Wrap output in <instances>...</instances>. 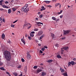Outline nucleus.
Returning a JSON list of instances; mask_svg holds the SVG:
<instances>
[{"instance_id":"nucleus-1","label":"nucleus","mask_w":76,"mask_h":76,"mask_svg":"<svg viewBox=\"0 0 76 76\" xmlns=\"http://www.w3.org/2000/svg\"><path fill=\"white\" fill-rule=\"evenodd\" d=\"M4 56H5V58L7 61H10L11 60V55H10V52L7 50L5 51L4 52Z\"/></svg>"},{"instance_id":"nucleus-2","label":"nucleus","mask_w":76,"mask_h":76,"mask_svg":"<svg viewBox=\"0 0 76 76\" xmlns=\"http://www.w3.org/2000/svg\"><path fill=\"white\" fill-rule=\"evenodd\" d=\"M28 5L26 4L24 6H23L21 9V11L24 12H27L29 11V8H28Z\"/></svg>"},{"instance_id":"nucleus-3","label":"nucleus","mask_w":76,"mask_h":76,"mask_svg":"<svg viewBox=\"0 0 76 76\" xmlns=\"http://www.w3.org/2000/svg\"><path fill=\"white\" fill-rule=\"evenodd\" d=\"M27 58H28V60H30V59L31 58V55L29 54V52H27Z\"/></svg>"},{"instance_id":"nucleus-4","label":"nucleus","mask_w":76,"mask_h":76,"mask_svg":"<svg viewBox=\"0 0 76 76\" xmlns=\"http://www.w3.org/2000/svg\"><path fill=\"white\" fill-rule=\"evenodd\" d=\"M64 35H66L68 34L70 32V31L69 30L64 31Z\"/></svg>"},{"instance_id":"nucleus-5","label":"nucleus","mask_w":76,"mask_h":76,"mask_svg":"<svg viewBox=\"0 0 76 76\" xmlns=\"http://www.w3.org/2000/svg\"><path fill=\"white\" fill-rule=\"evenodd\" d=\"M35 23H36L37 25L38 26H41V24H41L42 25H43V23L40 22H36Z\"/></svg>"},{"instance_id":"nucleus-6","label":"nucleus","mask_w":76,"mask_h":76,"mask_svg":"<svg viewBox=\"0 0 76 76\" xmlns=\"http://www.w3.org/2000/svg\"><path fill=\"white\" fill-rule=\"evenodd\" d=\"M42 33H43V32H42V31H39L38 33V35H39V36H40L42 34Z\"/></svg>"},{"instance_id":"nucleus-7","label":"nucleus","mask_w":76,"mask_h":76,"mask_svg":"<svg viewBox=\"0 0 76 76\" xmlns=\"http://www.w3.org/2000/svg\"><path fill=\"white\" fill-rule=\"evenodd\" d=\"M4 1L3 0H1L0 1V6H2L3 5V4L4 3H3V2Z\"/></svg>"},{"instance_id":"nucleus-8","label":"nucleus","mask_w":76,"mask_h":76,"mask_svg":"<svg viewBox=\"0 0 76 76\" xmlns=\"http://www.w3.org/2000/svg\"><path fill=\"white\" fill-rule=\"evenodd\" d=\"M58 5H60L59 8H60L61 7V4H60L59 3L56 4H55V6L56 7L58 6Z\"/></svg>"},{"instance_id":"nucleus-9","label":"nucleus","mask_w":76,"mask_h":76,"mask_svg":"<svg viewBox=\"0 0 76 76\" xmlns=\"http://www.w3.org/2000/svg\"><path fill=\"white\" fill-rule=\"evenodd\" d=\"M51 37L52 38V39H55V36H54V34H51Z\"/></svg>"},{"instance_id":"nucleus-10","label":"nucleus","mask_w":76,"mask_h":76,"mask_svg":"<svg viewBox=\"0 0 76 76\" xmlns=\"http://www.w3.org/2000/svg\"><path fill=\"white\" fill-rule=\"evenodd\" d=\"M63 48L65 50H67L69 48V47H65Z\"/></svg>"},{"instance_id":"nucleus-11","label":"nucleus","mask_w":76,"mask_h":76,"mask_svg":"<svg viewBox=\"0 0 76 76\" xmlns=\"http://www.w3.org/2000/svg\"><path fill=\"white\" fill-rule=\"evenodd\" d=\"M60 70L61 71V72L62 73H64V69H62V68H60Z\"/></svg>"},{"instance_id":"nucleus-12","label":"nucleus","mask_w":76,"mask_h":76,"mask_svg":"<svg viewBox=\"0 0 76 76\" xmlns=\"http://www.w3.org/2000/svg\"><path fill=\"white\" fill-rule=\"evenodd\" d=\"M72 65H75L76 64V63L74 61H72L71 62Z\"/></svg>"},{"instance_id":"nucleus-13","label":"nucleus","mask_w":76,"mask_h":76,"mask_svg":"<svg viewBox=\"0 0 76 76\" xmlns=\"http://www.w3.org/2000/svg\"><path fill=\"white\" fill-rule=\"evenodd\" d=\"M50 1H45L44 2H45L46 3H47V4H48V3H50Z\"/></svg>"},{"instance_id":"nucleus-14","label":"nucleus","mask_w":76,"mask_h":76,"mask_svg":"<svg viewBox=\"0 0 76 76\" xmlns=\"http://www.w3.org/2000/svg\"><path fill=\"white\" fill-rule=\"evenodd\" d=\"M42 72V70L38 69L37 71V73H39V72Z\"/></svg>"},{"instance_id":"nucleus-15","label":"nucleus","mask_w":76,"mask_h":76,"mask_svg":"<svg viewBox=\"0 0 76 76\" xmlns=\"http://www.w3.org/2000/svg\"><path fill=\"white\" fill-rule=\"evenodd\" d=\"M4 38H5V35H4V33H3L2 34V39H4Z\"/></svg>"},{"instance_id":"nucleus-16","label":"nucleus","mask_w":76,"mask_h":76,"mask_svg":"<svg viewBox=\"0 0 76 76\" xmlns=\"http://www.w3.org/2000/svg\"><path fill=\"white\" fill-rule=\"evenodd\" d=\"M62 75H64V76H67V72H66V73H64L62 74Z\"/></svg>"},{"instance_id":"nucleus-17","label":"nucleus","mask_w":76,"mask_h":76,"mask_svg":"<svg viewBox=\"0 0 76 76\" xmlns=\"http://www.w3.org/2000/svg\"><path fill=\"white\" fill-rule=\"evenodd\" d=\"M21 41L25 45V40H23V39H21Z\"/></svg>"},{"instance_id":"nucleus-18","label":"nucleus","mask_w":76,"mask_h":76,"mask_svg":"<svg viewBox=\"0 0 76 76\" xmlns=\"http://www.w3.org/2000/svg\"><path fill=\"white\" fill-rule=\"evenodd\" d=\"M11 12H12V11L11 10V9H9L8 10V13L9 14H10V13H11Z\"/></svg>"},{"instance_id":"nucleus-19","label":"nucleus","mask_w":76,"mask_h":76,"mask_svg":"<svg viewBox=\"0 0 76 76\" xmlns=\"http://www.w3.org/2000/svg\"><path fill=\"white\" fill-rule=\"evenodd\" d=\"M30 36L31 37H34V34L31 33H30Z\"/></svg>"},{"instance_id":"nucleus-20","label":"nucleus","mask_w":76,"mask_h":76,"mask_svg":"<svg viewBox=\"0 0 76 76\" xmlns=\"http://www.w3.org/2000/svg\"><path fill=\"white\" fill-rule=\"evenodd\" d=\"M13 74L14 75H15V76H18V74L17 73L13 72Z\"/></svg>"},{"instance_id":"nucleus-21","label":"nucleus","mask_w":76,"mask_h":76,"mask_svg":"<svg viewBox=\"0 0 76 76\" xmlns=\"http://www.w3.org/2000/svg\"><path fill=\"white\" fill-rule=\"evenodd\" d=\"M46 75V73L45 72H43L42 73V76H45V75Z\"/></svg>"},{"instance_id":"nucleus-22","label":"nucleus","mask_w":76,"mask_h":76,"mask_svg":"<svg viewBox=\"0 0 76 76\" xmlns=\"http://www.w3.org/2000/svg\"><path fill=\"white\" fill-rule=\"evenodd\" d=\"M53 60H49L48 62V63H51V62H53Z\"/></svg>"},{"instance_id":"nucleus-23","label":"nucleus","mask_w":76,"mask_h":76,"mask_svg":"<svg viewBox=\"0 0 76 76\" xmlns=\"http://www.w3.org/2000/svg\"><path fill=\"white\" fill-rule=\"evenodd\" d=\"M57 57L58 58H61V56H60L59 55H58L57 56Z\"/></svg>"},{"instance_id":"nucleus-24","label":"nucleus","mask_w":76,"mask_h":76,"mask_svg":"<svg viewBox=\"0 0 76 76\" xmlns=\"http://www.w3.org/2000/svg\"><path fill=\"white\" fill-rule=\"evenodd\" d=\"M52 19H53V20H56V18L55 17H52Z\"/></svg>"},{"instance_id":"nucleus-25","label":"nucleus","mask_w":76,"mask_h":76,"mask_svg":"<svg viewBox=\"0 0 76 76\" xmlns=\"http://www.w3.org/2000/svg\"><path fill=\"white\" fill-rule=\"evenodd\" d=\"M64 48H61V51L62 52H64Z\"/></svg>"},{"instance_id":"nucleus-26","label":"nucleus","mask_w":76,"mask_h":76,"mask_svg":"<svg viewBox=\"0 0 76 76\" xmlns=\"http://www.w3.org/2000/svg\"><path fill=\"white\" fill-rule=\"evenodd\" d=\"M71 62H69L68 63V66H69V67L70 66H71Z\"/></svg>"},{"instance_id":"nucleus-27","label":"nucleus","mask_w":76,"mask_h":76,"mask_svg":"<svg viewBox=\"0 0 76 76\" xmlns=\"http://www.w3.org/2000/svg\"><path fill=\"white\" fill-rule=\"evenodd\" d=\"M28 39H29V40H31V39H32V38L28 36Z\"/></svg>"},{"instance_id":"nucleus-28","label":"nucleus","mask_w":76,"mask_h":76,"mask_svg":"<svg viewBox=\"0 0 76 76\" xmlns=\"http://www.w3.org/2000/svg\"><path fill=\"white\" fill-rule=\"evenodd\" d=\"M39 17L40 18H42L43 17V15L41 14L39 16Z\"/></svg>"},{"instance_id":"nucleus-29","label":"nucleus","mask_w":76,"mask_h":76,"mask_svg":"<svg viewBox=\"0 0 76 76\" xmlns=\"http://www.w3.org/2000/svg\"><path fill=\"white\" fill-rule=\"evenodd\" d=\"M43 37H44V35H42V36H41L39 38V39H42V38Z\"/></svg>"},{"instance_id":"nucleus-30","label":"nucleus","mask_w":76,"mask_h":76,"mask_svg":"<svg viewBox=\"0 0 76 76\" xmlns=\"http://www.w3.org/2000/svg\"><path fill=\"white\" fill-rule=\"evenodd\" d=\"M13 12H15L16 10V8H14L12 9Z\"/></svg>"},{"instance_id":"nucleus-31","label":"nucleus","mask_w":76,"mask_h":76,"mask_svg":"<svg viewBox=\"0 0 76 76\" xmlns=\"http://www.w3.org/2000/svg\"><path fill=\"white\" fill-rule=\"evenodd\" d=\"M0 70H4V69L3 67H1L0 68Z\"/></svg>"},{"instance_id":"nucleus-32","label":"nucleus","mask_w":76,"mask_h":76,"mask_svg":"<svg viewBox=\"0 0 76 76\" xmlns=\"http://www.w3.org/2000/svg\"><path fill=\"white\" fill-rule=\"evenodd\" d=\"M11 26L12 28H14V27H15V25L11 24Z\"/></svg>"},{"instance_id":"nucleus-33","label":"nucleus","mask_w":76,"mask_h":76,"mask_svg":"<svg viewBox=\"0 0 76 76\" xmlns=\"http://www.w3.org/2000/svg\"><path fill=\"white\" fill-rule=\"evenodd\" d=\"M45 10V8L41 9L40 10L41 11H42V10Z\"/></svg>"},{"instance_id":"nucleus-34","label":"nucleus","mask_w":76,"mask_h":76,"mask_svg":"<svg viewBox=\"0 0 76 76\" xmlns=\"http://www.w3.org/2000/svg\"><path fill=\"white\" fill-rule=\"evenodd\" d=\"M21 61L23 62H24L25 60H24V59H23V58H21Z\"/></svg>"},{"instance_id":"nucleus-35","label":"nucleus","mask_w":76,"mask_h":76,"mask_svg":"<svg viewBox=\"0 0 76 76\" xmlns=\"http://www.w3.org/2000/svg\"><path fill=\"white\" fill-rule=\"evenodd\" d=\"M34 31H38V28H36V29H35L34 30Z\"/></svg>"},{"instance_id":"nucleus-36","label":"nucleus","mask_w":76,"mask_h":76,"mask_svg":"<svg viewBox=\"0 0 76 76\" xmlns=\"http://www.w3.org/2000/svg\"><path fill=\"white\" fill-rule=\"evenodd\" d=\"M38 67V66H34V69H37V68Z\"/></svg>"},{"instance_id":"nucleus-37","label":"nucleus","mask_w":76,"mask_h":76,"mask_svg":"<svg viewBox=\"0 0 76 76\" xmlns=\"http://www.w3.org/2000/svg\"><path fill=\"white\" fill-rule=\"evenodd\" d=\"M4 3H5V4H8V3H9V1H6Z\"/></svg>"},{"instance_id":"nucleus-38","label":"nucleus","mask_w":76,"mask_h":76,"mask_svg":"<svg viewBox=\"0 0 76 76\" xmlns=\"http://www.w3.org/2000/svg\"><path fill=\"white\" fill-rule=\"evenodd\" d=\"M55 46H56V47H59L58 44H56V45Z\"/></svg>"},{"instance_id":"nucleus-39","label":"nucleus","mask_w":76,"mask_h":76,"mask_svg":"<svg viewBox=\"0 0 76 76\" xmlns=\"http://www.w3.org/2000/svg\"><path fill=\"white\" fill-rule=\"evenodd\" d=\"M41 50L42 51H44V50H45V48H42Z\"/></svg>"},{"instance_id":"nucleus-40","label":"nucleus","mask_w":76,"mask_h":76,"mask_svg":"<svg viewBox=\"0 0 76 76\" xmlns=\"http://www.w3.org/2000/svg\"><path fill=\"white\" fill-rule=\"evenodd\" d=\"M3 63H2L1 62H0V66H1V65H3Z\"/></svg>"},{"instance_id":"nucleus-41","label":"nucleus","mask_w":76,"mask_h":76,"mask_svg":"<svg viewBox=\"0 0 76 76\" xmlns=\"http://www.w3.org/2000/svg\"><path fill=\"white\" fill-rule=\"evenodd\" d=\"M31 28V25H30L29 26H28V29H30Z\"/></svg>"},{"instance_id":"nucleus-42","label":"nucleus","mask_w":76,"mask_h":76,"mask_svg":"<svg viewBox=\"0 0 76 76\" xmlns=\"http://www.w3.org/2000/svg\"><path fill=\"white\" fill-rule=\"evenodd\" d=\"M2 6L3 7H4V8H5L6 7V6L5 5H2Z\"/></svg>"},{"instance_id":"nucleus-43","label":"nucleus","mask_w":76,"mask_h":76,"mask_svg":"<svg viewBox=\"0 0 76 76\" xmlns=\"http://www.w3.org/2000/svg\"><path fill=\"white\" fill-rule=\"evenodd\" d=\"M3 22H5V20H4V18H3Z\"/></svg>"},{"instance_id":"nucleus-44","label":"nucleus","mask_w":76,"mask_h":76,"mask_svg":"<svg viewBox=\"0 0 76 76\" xmlns=\"http://www.w3.org/2000/svg\"><path fill=\"white\" fill-rule=\"evenodd\" d=\"M44 48H48L47 47V46H44Z\"/></svg>"},{"instance_id":"nucleus-45","label":"nucleus","mask_w":76,"mask_h":76,"mask_svg":"<svg viewBox=\"0 0 76 76\" xmlns=\"http://www.w3.org/2000/svg\"><path fill=\"white\" fill-rule=\"evenodd\" d=\"M39 52H40V53H41V54H42V53H43V52H42V51L41 50H40L39 51Z\"/></svg>"},{"instance_id":"nucleus-46","label":"nucleus","mask_w":76,"mask_h":76,"mask_svg":"<svg viewBox=\"0 0 76 76\" xmlns=\"http://www.w3.org/2000/svg\"><path fill=\"white\" fill-rule=\"evenodd\" d=\"M17 21H18V20H15V21H14L13 22V23H16V22H17Z\"/></svg>"},{"instance_id":"nucleus-47","label":"nucleus","mask_w":76,"mask_h":76,"mask_svg":"<svg viewBox=\"0 0 76 76\" xmlns=\"http://www.w3.org/2000/svg\"><path fill=\"white\" fill-rule=\"evenodd\" d=\"M4 10V9H2V8L0 9V11H3V10Z\"/></svg>"},{"instance_id":"nucleus-48","label":"nucleus","mask_w":76,"mask_h":76,"mask_svg":"<svg viewBox=\"0 0 76 76\" xmlns=\"http://www.w3.org/2000/svg\"><path fill=\"white\" fill-rule=\"evenodd\" d=\"M11 2L12 3H13V1H13V0H11Z\"/></svg>"},{"instance_id":"nucleus-49","label":"nucleus","mask_w":76,"mask_h":76,"mask_svg":"<svg viewBox=\"0 0 76 76\" xmlns=\"http://www.w3.org/2000/svg\"><path fill=\"white\" fill-rule=\"evenodd\" d=\"M31 34H35V32L34 31H32L31 32Z\"/></svg>"},{"instance_id":"nucleus-50","label":"nucleus","mask_w":76,"mask_h":76,"mask_svg":"<svg viewBox=\"0 0 76 76\" xmlns=\"http://www.w3.org/2000/svg\"><path fill=\"white\" fill-rule=\"evenodd\" d=\"M65 38V37H62L61 39H64Z\"/></svg>"},{"instance_id":"nucleus-51","label":"nucleus","mask_w":76,"mask_h":76,"mask_svg":"<svg viewBox=\"0 0 76 76\" xmlns=\"http://www.w3.org/2000/svg\"><path fill=\"white\" fill-rule=\"evenodd\" d=\"M56 1H57V0H53V2H56Z\"/></svg>"},{"instance_id":"nucleus-52","label":"nucleus","mask_w":76,"mask_h":76,"mask_svg":"<svg viewBox=\"0 0 76 76\" xmlns=\"http://www.w3.org/2000/svg\"><path fill=\"white\" fill-rule=\"evenodd\" d=\"M1 20H2V19H1V18H0V23L1 22Z\"/></svg>"},{"instance_id":"nucleus-53","label":"nucleus","mask_w":76,"mask_h":76,"mask_svg":"<svg viewBox=\"0 0 76 76\" xmlns=\"http://www.w3.org/2000/svg\"><path fill=\"white\" fill-rule=\"evenodd\" d=\"M61 54H64V53H63V52L61 51Z\"/></svg>"},{"instance_id":"nucleus-54","label":"nucleus","mask_w":76,"mask_h":76,"mask_svg":"<svg viewBox=\"0 0 76 76\" xmlns=\"http://www.w3.org/2000/svg\"><path fill=\"white\" fill-rule=\"evenodd\" d=\"M73 60L74 61H76V58H73Z\"/></svg>"},{"instance_id":"nucleus-55","label":"nucleus","mask_w":76,"mask_h":76,"mask_svg":"<svg viewBox=\"0 0 76 76\" xmlns=\"http://www.w3.org/2000/svg\"><path fill=\"white\" fill-rule=\"evenodd\" d=\"M60 18H63V15H62L60 16Z\"/></svg>"},{"instance_id":"nucleus-56","label":"nucleus","mask_w":76,"mask_h":76,"mask_svg":"<svg viewBox=\"0 0 76 76\" xmlns=\"http://www.w3.org/2000/svg\"><path fill=\"white\" fill-rule=\"evenodd\" d=\"M28 25H30V23H28V24H26V26H28Z\"/></svg>"},{"instance_id":"nucleus-57","label":"nucleus","mask_w":76,"mask_h":76,"mask_svg":"<svg viewBox=\"0 0 76 76\" xmlns=\"http://www.w3.org/2000/svg\"><path fill=\"white\" fill-rule=\"evenodd\" d=\"M62 12H63V10H61L60 11V13H61H61Z\"/></svg>"},{"instance_id":"nucleus-58","label":"nucleus","mask_w":76,"mask_h":76,"mask_svg":"<svg viewBox=\"0 0 76 76\" xmlns=\"http://www.w3.org/2000/svg\"><path fill=\"white\" fill-rule=\"evenodd\" d=\"M25 36L26 37H28V35H27V34H25Z\"/></svg>"},{"instance_id":"nucleus-59","label":"nucleus","mask_w":76,"mask_h":76,"mask_svg":"<svg viewBox=\"0 0 76 76\" xmlns=\"http://www.w3.org/2000/svg\"><path fill=\"white\" fill-rule=\"evenodd\" d=\"M48 7H52V6H51V5H48Z\"/></svg>"},{"instance_id":"nucleus-60","label":"nucleus","mask_w":76,"mask_h":76,"mask_svg":"<svg viewBox=\"0 0 76 76\" xmlns=\"http://www.w3.org/2000/svg\"><path fill=\"white\" fill-rule=\"evenodd\" d=\"M5 8H6L7 9H8V8H9V7L6 6Z\"/></svg>"},{"instance_id":"nucleus-61","label":"nucleus","mask_w":76,"mask_h":76,"mask_svg":"<svg viewBox=\"0 0 76 76\" xmlns=\"http://www.w3.org/2000/svg\"><path fill=\"white\" fill-rule=\"evenodd\" d=\"M38 20V18H36V20Z\"/></svg>"},{"instance_id":"nucleus-62","label":"nucleus","mask_w":76,"mask_h":76,"mask_svg":"<svg viewBox=\"0 0 76 76\" xmlns=\"http://www.w3.org/2000/svg\"><path fill=\"white\" fill-rule=\"evenodd\" d=\"M41 8H42V9H44V6H42V7H41Z\"/></svg>"},{"instance_id":"nucleus-63","label":"nucleus","mask_w":76,"mask_h":76,"mask_svg":"<svg viewBox=\"0 0 76 76\" xmlns=\"http://www.w3.org/2000/svg\"><path fill=\"white\" fill-rule=\"evenodd\" d=\"M58 20H59V18H58L56 20V21H58Z\"/></svg>"},{"instance_id":"nucleus-64","label":"nucleus","mask_w":76,"mask_h":76,"mask_svg":"<svg viewBox=\"0 0 76 76\" xmlns=\"http://www.w3.org/2000/svg\"><path fill=\"white\" fill-rule=\"evenodd\" d=\"M20 76H23L22 75V74H21L20 75Z\"/></svg>"}]
</instances>
